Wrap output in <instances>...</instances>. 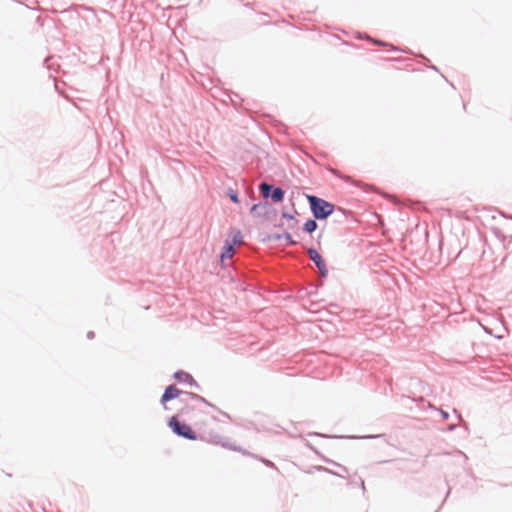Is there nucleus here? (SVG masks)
Here are the masks:
<instances>
[{"mask_svg": "<svg viewBox=\"0 0 512 512\" xmlns=\"http://www.w3.org/2000/svg\"><path fill=\"white\" fill-rule=\"evenodd\" d=\"M179 394H180V390L177 389L174 385H170L165 389V391L161 397V403L165 404L166 402L177 398L179 396Z\"/></svg>", "mask_w": 512, "mask_h": 512, "instance_id": "nucleus-4", "label": "nucleus"}, {"mask_svg": "<svg viewBox=\"0 0 512 512\" xmlns=\"http://www.w3.org/2000/svg\"><path fill=\"white\" fill-rule=\"evenodd\" d=\"M234 254V248L231 244H226L224 246V251L221 253V259L222 260H225V259H230L232 258Z\"/></svg>", "mask_w": 512, "mask_h": 512, "instance_id": "nucleus-7", "label": "nucleus"}, {"mask_svg": "<svg viewBox=\"0 0 512 512\" xmlns=\"http://www.w3.org/2000/svg\"><path fill=\"white\" fill-rule=\"evenodd\" d=\"M174 377L179 381V382H189L190 384H196V382L194 381V379L192 378V376L184 371H178L174 374Z\"/></svg>", "mask_w": 512, "mask_h": 512, "instance_id": "nucleus-5", "label": "nucleus"}, {"mask_svg": "<svg viewBox=\"0 0 512 512\" xmlns=\"http://www.w3.org/2000/svg\"><path fill=\"white\" fill-rule=\"evenodd\" d=\"M450 431L455 429V425H450L448 428Z\"/></svg>", "mask_w": 512, "mask_h": 512, "instance_id": "nucleus-19", "label": "nucleus"}, {"mask_svg": "<svg viewBox=\"0 0 512 512\" xmlns=\"http://www.w3.org/2000/svg\"><path fill=\"white\" fill-rule=\"evenodd\" d=\"M87 338H88V339H93V338H94V332H93V331H89V332L87 333Z\"/></svg>", "mask_w": 512, "mask_h": 512, "instance_id": "nucleus-14", "label": "nucleus"}, {"mask_svg": "<svg viewBox=\"0 0 512 512\" xmlns=\"http://www.w3.org/2000/svg\"><path fill=\"white\" fill-rule=\"evenodd\" d=\"M361 486H362V488H363V489H365V486H364V482H363V481L361 482Z\"/></svg>", "mask_w": 512, "mask_h": 512, "instance_id": "nucleus-21", "label": "nucleus"}, {"mask_svg": "<svg viewBox=\"0 0 512 512\" xmlns=\"http://www.w3.org/2000/svg\"><path fill=\"white\" fill-rule=\"evenodd\" d=\"M375 436L368 435L365 438H374Z\"/></svg>", "mask_w": 512, "mask_h": 512, "instance_id": "nucleus-20", "label": "nucleus"}, {"mask_svg": "<svg viewBox=\"0 0 512 512\" xmlns=\"http://www.w3.org/2000/svg\"><path fill=\"white\" fill-rule=\"evenodd\" d=\"M440 413H441V415H442L443 419H448V417H449L448 412H446V411H444V410L440 409Z\"/></svg>", "mask_w": 512, "mask_h": 512, "instance_id": "nucleus-13", "label": "nucleus"}, {"mask_svg": "<svg viewBox=\"0 0 512 512\" xmlns=\"http://www.w3.org/2000/svg\"><path fill=\"white\" fill-rule=\"evenodd\" d=\"M189 396L192 397V398H197V399L203 400L202 397H200V396H198L197 394H194V393H189Z\"/></svg>", "mask_w": 512, "mask_h": 512, "instance_id": "nucleus-15", "label": "nucleus"}, {"mask_svg": "<svg viewBox=\"0 0 512 512\" xmlns=\"http://www.w3.org/2000/svg\"><path fill=\"white\" fill-rule=\"evenodd\" d=\"M227 196L231 199V201H233L234 203H238L239 202V198H238V194L235 190L233 189H229L227 191Z\"/></svg>", "mask_w": 512, "mask_h": 512, "instance_id": "nucleus-10", "label": "nucleus"}, {"mask_svg": "<svg viewBox=\"0 0 512 512\" xmlns=\"http://www.w3.org/2000/svg\"><path fill=\"white\" fill-rule=\"evenodd\" d=\"M277 239H284L287 245H295L297 243L295 240H293L292 236L287 232L277 236Z\"/></svg>", "mask_w": 512, "mask_h": 512, "instance_id": "nucleus-9", "label": "nucleus"}, {"mask_svg": "<svg viewBox=\"0 0 512 512\" xmlns=\"http://www.w3.org/2000/svg\"><path fill=\"white\" fill-rule=\"evenodd\" d=\"M260 207V204H254L251 209H250V212L252 214L256 213L257 209Z\"/></svg>", "mask_w": 512, "mask_h": 512, "instance_id": "nucleus-12", "label": "nucleus"}, {"mask_svg": "<svg viewBox=\"0 0 512 512\" xmlns=\"http://www.w3.org/2000/svg\"><path fill=\"white\" fill-rule=\"evenodd\" d=\"M317 227V222L315 220L309 219L305 222L303 229L307 233H312L317 229Z\"/></svg>", "mask_w": 512, "mask_h": 512, "instance_id": "nucleus-8", "label": "nucleus"}, {"mask_svg": "<svg viewBox=\"0 0 512 512\" xmlns=\"http://www.w3.org/2000/svg\"><path fill=\"white\" fill-rule=\"evenodd\" d=\"M307 253L309 255V258L315 263L316 266L324 263V260L322 259L320 254L314 248H309L307 250Z\"/></svg>", "mask_w": 512, "mask_h": 512, "instance_id": "nucleus-6", "label": "nucleus"}, {"mask_svg": "<svg viewBox=\"0 0 512 512\" xmlns=\"http://www.w3.org/2000/svg\"><path fill=\"white\" fill-rule=\"evenodd\" d=\"M282 216H283L284 218H286V219H292V218H293V216H292V215H290V214H288V213H283V215H282Z\"/></svg>", "mask_w": 512, "mask_h": 512, "instance_id": "nucleus-16", "label": "nucleus"}, {"mask_svg": "<svg viewBox=\"0 0 512 512\" xmlns=\"http://www.w3.org/2000/svg\"><path fill=\"white\" fill-rule=\"evenodd\" d=\"M310 209L316 219H325L334 211V205L313 195L307 196Z\"/></svg>", "mask_w": 512, "mask_h": 512, "instance_id": "nucleus-1", "label": "nucleus"}, {"mask_svg": "<svg viewBox=\"0 0 512 512\" xmlns=\"http://www.w3.org/2000/svg\"><path fill=\"white\" fill-rule=\"evenodd\" d=\"M319 270V273L322 277H326L327 274H328V269H327V266L325 264V262L323 264H320L318 266H316Z\"/></svg>", "mask_w": 512, "mask_h": 512, "instance_id": "nucleus-11", "label": "nucleus"}, {"mask_svg": "<svg viewBox=\"0 0 512 512\" xmlns=\"http://www.w3.org/2000/svg\"><path fill=\"white\" fill-rule=\"evenodd\" d=\"M454 413H455V414H457L458 419H460V420H461V415H460V414H458V412H457V410H456V409H454Z\"/></svg>", "mask_w": 512, "mask_h": 512, "instance_id": "nucleus-18", "label": "nucleus"}, {"mask_svg": "<svg viewBox=\"0 0 512 512\" xmlns=\"http://www.w3.org/2000/svg\"><path fill=\"white\" fill-rule=\"evenodd\" d=\"M169 426L175 434L182 436L189 440H195L197 438L196 433L185 423L179 422L176 417H172L169 421Z\"/></svg>", "mask_w": 512, "mask_h": 512, "instance_id": "nucleus-2", "label": "nucleus"}, {"mask_svg": "<svg viewBox=\"0 0 512 512\" xmlns=\"http://www.w3.org/2000/svg\"><path fill=\"white\" fill-rule=\"evenodd\" d=\"M260 191L264 198L270 197L273 202H281L284 198V191L280 187L273 188L272 185L263 182L260 184Z\"/></svg>", "mask_w": 512, "mask_h": 512, "instance_id": "nucleus-3", "label": "nucleus"}, {"mask_svg": "<svg viewBox=\"0 0 512 512\" xmlns=\"http://www.w3.org/2000/svg\"><path fill=\"white\" fill-rule=\"evenodd\" d=\"M263 462L267 465V466H273V463L268 461V460H263Z\"/></svg>", "mask_w": 512, "mask_h": 512, "instance_id": "nucleus-17", "label": "nucleus"}, {"mask_svg": "<svg viewBox=\"0 0 512 512\" xmlns=\"http://www.w3.org/2000/svg\"><path fill=\"white\" fill-rule=\"evenodd\" d=\"M233 450H239L237 447H230Z\"/></svg>", "mask_w": 512, "mask_h": 512, "instance_id": "nucleus-22", "label": "nucleus"}]
</instances>
